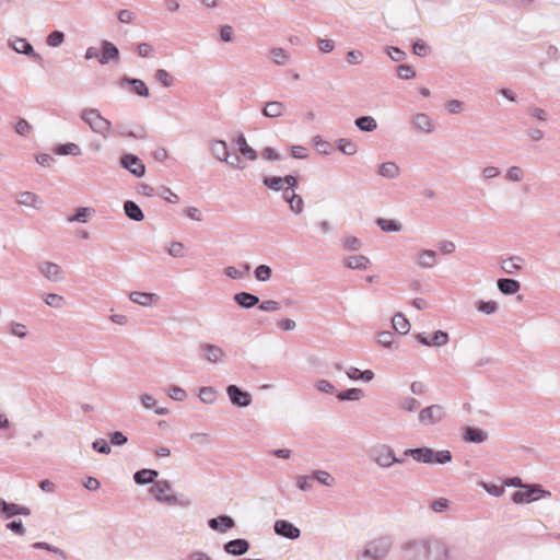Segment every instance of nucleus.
<instances>
[{"label":"nucleus","mask_w":560,"mask_h":560,"mask_svg":"<svg viewBox=\"0 0 560 560\" xmlns=\"http://www.w3.org/2000/svg\"><path fill=\"white\" fill-rule=\"evenodd\" d=\"M400 560H448L450 548L436 539L415 538L400 545Z\"/></svg>","instance_id":"nucleus-1"},{"label":"nucleus","mask_w":560,"mask_h":560,"mask_svg":"<svg viewBox=\"0 0 560 560\" xmlns=\"http://www.w3.org/2000/svg\"><path fill=\"white\" fill-rule=\"evenodd\" d=\"M80 118L91 128L95 133L101 135L107 139L110 135L112 122L102 116L97 108H84L80 113Z\"/></svg>","instance_id":"nucleus-2"},{"label":"nucleus","mask_w":560,"mask_h":560,"mask_svg":"<svg viewBox=\"0 0 560 560\" xmlns=\"http://www.w3.org/2000/svg\"><path fill=\"white\" fill-rule=\"evenodd\" d=\"M171 490L172 486L168 480H159L150 488V493L160 503L179 506H188L190 504L188 499L178 498L177 495L170 493Z\"/></svg>","instance_id":"nucleus-3"},{"label":"nucleus","mask_w":560,"mask_h":560,"mask_svg":"<svg viewBox=\"0 0 560 560\" xmlns=\"http://www.w3.org/2000/svg\"><path fill=\"white\" fill-rule=\"evenodd\" d=\"M393 547L390 536H381L371 540L362 552L363 558L371 560H385Z\"/></svg>","instance_id":"nucleus-4"},{"label":"nucleus","mask_w":560,"mask_h":560,"mask_svg":"<svg viewBox=\"0 0 560 560\" xmlns=\"http://www.w3.org/2000/svg\"><path fill=\"white\" fill-rule=\"evenodd\" d=\"M370 458L381 468H389L395 464L396 455L387 444H377L369 451Z\"/></svg>","instance_id":"nucleus-5"},{"label":"nucleus","mask_w":560,"mask_h":560,"mask_svg":"<svg viewBox=\"0 0 560 560\" xmlns=\"http://www.w3.org/2000/svg\"><path fill=\"white\" fill-rule=\"evenodd\" d=\"M446 417L445 408L442 405L434 404L420 410L418 420L421 425H435L441 423Z\"/></svg>","instance_id":"nucleus-6"},{"label":"nucleus","mask_w":560,"mask_h":560,"mask_svg":"<svg viewBox=\"0 0 560 560\" xmlns=\"http://www.w3.org/2000/svg\"><path fill=\"white\" fill-rule=\"evenodd\" d=\"M523 488L525 490L515 491L512 495V500L516 504L533 502L537 499L536 494L539 497H550V492L544 490L539 485H525Z\"/></svg>","instance_id":"nucleus-7"},{"label":"nucleus","mask_w":560,"mask_h":560,"mask_svg":"<svg viewBox=\"0 0 560 560\" xmlns=\"http://www.w3.org/2000/svg\"><path fill=\"white\" fill-rule=\"evenodd\" d=\"M119 164L133 176L140 178L145 174V165L132 153H125L119 159Z\"/></svg>","instance_id":"nucleus-8"},{"label":"nucleus","mask_w":560,"mask_h":560,"mask_svg":"<svg viewBox=\"0 0 560 560\" xmlns=\"http://www.w3.org/2000/svg\"><path fill=\"white\" fill-rule=\"evenodd\" d=\"M8 44L14 51L26 55L37 62L42 61V56L34 50L33 46L26 38H9Z\"/></svg>","instance_id":"nucleus-9"},{"label":"nucleus","mask_w":560,"mask_h":560,"mask_svg":"<svg viewBox=\"0 0 560 560\" xmlns=\"http://www.w3.org/2000/svg\"><path fill=\"white\" fill-rule=\"evenodd\" d=\"M226 394L231 402L240 408L248 407L252 404V395L248 392L242 390L236 385H229L226 387Z\"/></svg>","instance_id":"nucleus-10"},{"label":"nucleus","mask_w":560,"mask_h":560,"mask_svg":"<svg viewBox=\"0 0 560 560\" xmlns=\"http://www.w3.org/2000/svg\"><path fill=\"white\" fill-rule=\"evenodd\" d=\"M275 533L281 537L295 540L301 536V530L294 524L285 520H278L273 525Z\"/></svg>","instance_id":"nucleus-11"},{"label":"nucleus","mask_w":560,"mask_h":560,"mask_svg":"<svg viewBox=\"0 0 560 560\" xmlns=\"http://www.w3.org/2000/svg\"><path fill=\"white\" fill-rule=\"evenodd\" d=\"M101 54L98 57V62L101 65H107L110 61H118L119 60V49L115 44H113L109 40H102L101 43Z\"/></svg>","instance_id":"nucleus-12"},{"label":"nucleus","mask_w":560,"mask_h":560,"mask_svg":"<svg viewBox=\"0 0 560 560\" xmlns=\"http://www.w3.org/2000/svg\"><path fill=\"white\" fill-rule=\"evenodd\" d=\"M199 350H200L201 357L211 363H218L224 357L223 349L213 343H207V342L201 343L199 346Z\"/></svg>","instance_id":"nucleus-13"},{"label":"nucleus","mask_w":560,"mask_h":560,"mask_svg":"<svg viewBox=\"0 0 560 560\" xmlns=\"http://www.w3.org/2000/svg\"><path fill=\"white\" fill-rule=\"evenodd\" d=\"M38 270L49 281L58 282L63 279L60 266L55 262L42 261L38 264Z\"/></svg>","instance_id":"nucleus-14"},{"label":"nucleus","mask_w":560,"mask_h":560,"mask_svg":"<svg viewBox=\"0 0 560 560\" xmlns=\"http://www.w3.org/2000/svg\"><path fill=\"white\" fill-rule=\"evenodd\" d=\"M249 547H250V545H249L248 540H246L244 538H236V539H232V540H229L228 542H225L223 545V550L228 555L240 557V556L245 555L249 550Z\"/></svg>","instance_id":"nucleus-15"},{"label":"nucleus","mask_w":560,"mask_h":560,"mask_svg":"<svg viewBox=\"0 0 560 560\" xmlns=\"http://www.w3.org/2000/svg\"><path fill=\"white\" fill-rule=\"evenodd\" d=\"M404 455L411 457L413 460L423 464H432L433 450L430 447L407 448Z\"/></svg>","instance_id":"nucleus-16"},{"label":"nucleus","mask_w":560,"mask_h":560,"mask_svg":"<svg viewBox=\"0 0 560 560\" xmlns=\"http://www.w3.org/2000/svg\"><path fill=\"white\" fill-rule=\"evenodd\" d=\"M125 84H128L131 86V90L135 94L142 96V97H149L150 91L141 79H133L129 78L127 75H124L119 80V85L122 88Z\"/></svg>","instance_id":"nucleus-17"},{"label":"nucleus","mask_w":560,"mask_h":560,"mask_svg":"<svg viewBox=\"0 0 560 560\" xmlns=\"http://www.w3.org/2000/svg\"><path fill=\"white\" fill-rule=\"evenodd\" d=\"M208 526L215 532L225 533L235 526V521L229 515H220L208 520Z\"/></svg>","instance_id":"nucleus-18"},{"label":"nucleus","mask_w":560,"mask_h":560,"mask_svg":"<svg viewBox=\"0 0 560 560\" xmlns=\"http://www.w3.org/2000/svg\"><path fill=\"white\" fill-rule=\"evenodd\" d=\"M129 299L131 302L139 304L141 306H152L159 303L160 295H158L156 293L135 291L129 294Z\"/></svg>","instance_id":"nucleus-19"},{"label":"nucleus","mask_w":560,"mask_h":560,"mask_svg":"<svg viewBox=\"0 0 560 560\" xmlns=\"http://www.w3.org/2000/svg\"><path fill=\"white\" fill-rule=\"evenodd\" d=\"M412 126L417 131L423 133H431L434 130L432 119L423 113L416 114L412 117Z\"/></svg>","instance_id":"nucleus-20"},{"label":"nucleus","mask_w":560,"mask_h":560,"mask_svg":"<svg viewBox=\"0 0 560 560\" xmlns=\"http://www.w3.org/2000/svg\"><path fill=\"white\" fill-rule=\"evenodd\" d=\"M234 302L242 308L249 310L259 304V298L249 292H238L233 296Z\"/></svg>","instance_id":"nucleus-21"},{"label":"nucleus","mask_w":560,"mask_h":560,"mask_svg":"<svg viewBox=\"0 0 560 560\" xmlns=\"http://www.w3.org/2000/svg\"><path fill=\"white\" fill-rule=\"evenodd\" d=\"M487 438V433L479 428L466 427L463 432V439L467 443L480 444L483 443Z\"/></svg>","instance_id":"nucleus-22"},{"label":"nucleus","mask_w":560,"mask_h":560,"mask_svg":"<svg viewBox=\"0 0 560 560\" xmlns=\"http://www.w3.org/2000/svg\"><path fill=\"white\" fill-rule=\"evenodd\" d=\"M285 105L279 101H270L265 104L261 114L267 118H278L283 115Z\"/></svg>","instance_id":"nucleus-23"},{"label":"nucleus","mask_w":560,"mask_h":560,"mask_svg":"<svg viewBox=\"0 0 560 560\" xmlns=\"http://www.w3.org/2000/svg\"><path fill=\"white\" fill-rule=\"evenodd\" d=\"M525 258L521 256H511L501 260V268L505 273L513 275L522 269Z\"/></svg>","instance_id":"nucleus-24"},{"label":"nucleus","mask_w":560,"mask_h":560,"mask_svg":"<svg viewBox=\"0 0 560 560\" xmlns=\"http://www.w3.org/2000/svg\"><path fill=\"white\" fill-rule=\"evenodd\" d=\"M159 472L154 469L143 468L133 474V480L137 485L145 486L154 483Z\"/></svg>","instance_id":"nucleus-25"},{"label":"nucleus","mask_w":560,"mask_h":560,"mask_svg":"<svg viewBox=\"0 0 560 560\" xmlns=\"http://www.w3.org/2000/svg\"><path fill=\"white\" fill-rule=\"evenodd\" d=\"M210 149L212 155L221 162H225L230 158L229 147L224 140L211 141Z\"/></svg>","instance_id":"nucleus-26"},{"label":"nucleus","mask_w":560,"mask_h":560,"mask_svg":"<svg viewBox=\"0 0 560 560\" xmlns=\"http://www.w3.org/2000/svg\"><path fill=\"white\" fill-rule=\"evenodd\" d=\"M498 289L502 294L512 295L520 291L521 283L511 278H501L497 282Z\"/></svg>","instance_id":"nucleus-27"},{"label":"nucleus","mask_w":560,"mask_h":560,"mask_svg":"<svg viewBox=\"0 0 560 560\" xmlns=\"http://www.w3.org/2000/svg\"><path fill=\"white\" fill-rule=\"evenodd\" d=\"M377 173L384 178L395 179L400 175V167L395 162L389 161L382 163Z\"/></svg>","instance_id":"nucleus-28"},{"label":"nucleus","mask_w":560,"mask_h":560,"mask_svg":"<svg viewBox=\"0 0 560 560\" xmlns=\"http://www.w3.org/2000/svg\"><path fill=\"white\" fill-rule=\"evenodd\" d=\"M124 211L128 219L136 222L142 221L144 218L141 208L132 200H127L124 202Z\"/></svg>","instance_id":"nucleus-29"},{"label":"nucleus","mask_w":560,"mask_h":560,"mask_svg":"<svg viewBox=\"0 0 560 560\" xmlns=\"http://www.w3.org/2000/svg\"><path fill=\"white\" fill-rule=\"evenodd\" d=\"M235 144L237 145L240 153L247 160L255 161L257 159V152L248 145L243 133L238 135L235 140Z\"/></svg>","instance_id":"nucleus-30"},{"label":"nucleus","mask_w":560,"mask_h":560,"mask_svg":"<svg viewBox=\"0 0 560 560\" xmlns=\"http://www.w3.org/2000/svg\"><path fill=\"white\" fill-rule=\"evenodd\" d=\"M439 253L433 249H424L418 255V264L423 268H431L436 264Z\"/></svg>","instance_id":"nucleus-31"},{"label":"nucleus","mask_w":560,"mask_h":560,"mask_svg":"<svg viewBox=\"0 0 560 560\" xmlns=\"http://www.w3.org/2000/svg\"><path fill=\"white\" fill-rule=\"evenodd\" d=\"M346 374L352 381L362 380L364 382H371L374 378V372L372 370L360 371L354 366H350L346 371Z\"/></svg>","instance_id":"nucleus-32"},{"label":"nucleus","mask_w":560,"mask_h":560,"mask_svg":"<svg viewBox=\"0 0 560 560\" xmlns=\"http://www.w3.org/2000/svg\"><path fill=\"white\" fill-rule=\"evenodd\" d=\"M140 400L144 408L147 409H153L154 412L159 416H165L168 415L170 410L164 407H156V399L151 394H142L140 396Z\"/></svg>","instance_id":"nucleus-33"},{"label":"nucleus","mask_w":560,"mask_h":560,"mask_svg":"<svg viewBox=\"0 0 560 560\" xmlns=\"http://www.w3.org/2000/svg\"><path fill=\"white\" fill-rule=\"evenodd\" d=\"M375 224L383 231V232H400L402 230V224L394 219H384V218H377L375 220Z\"/></svg>","instance_id":"nucleus-34"},{"label":"nucleus","mask_w":560,"mask_h":560,"mask_svg":"<svg viewBox=\"0 0 560 560\" xmlns=\"http://www.w3.org/2000/svg\"><path fill=\"white\" fill-rule=\"evenodd\" d=\"M354 125L363 132H372L377 128V122L372 116H360L354 120Z\"/></svg>","instance_id":"nucleus-35"},{"label":"nucleus","mask_w":560,"mask_h":560,"mask_svg":"<svg viewBox=\"0 0 560 560\" xmlns=\"http://www.w3.org/2000/svg\"><path fill=\"white\" fill-rule=\"evenodd\" d=\"M392 323H393L394 329L398 334L406 335L410 330V324H409L408 319L401 313H397L396 315H394Z\"/></svg>","instance_id":"nucleus-36"},{"label":"nucleus","mask_w":560,"mask_h":560,"mask_svg":"<svg viewBox=\"0 0 560 560\" xmlns=\"http://www.w3.org/2000/svg\"><path fill=\"white\" fill-rule=\"evenodd\" d=\"M370 260L363 255H352L346 258V265L350 269H366Z\"/></svg>","instance_id":"nucleus-37"},{"label":"nucleus","mask_w":560,"mask_h":560,"mask_svg":"<svg viewBox=\"0 0 560 560\" xmlns=\"http://www.w3.org/2000/svg\"><path fill=\"white\" fill-rule=\"evenodd\" d=\"M55 153L58 155H81V149L78 144L69 142L65 144H59L55 148Z\"/></svg>","instance_id":"nucleus-38"},{"label":"nucleus","mask_w":560,"mask_h":560,"mask_svg":"<svg viewBox=\"0 0 560 560\" xmlns=\"http://www.w3.org/2000/svg\"><path fill=\"white\" fill-rule=\"evenodd\" d=\"M337 149L346 155H354L358 151V145L350 139L341 138L337 141Z\"/></svg>","instance_id":"nucleus-39"},{"label":"nucleus","mask_w":560,"mask_h":560,"mask_svg":"<svg viewBox=\"0 0 560 560\" xmlns=\"http://www.w3.org/2000/svg\"><path fill=\"white\" fill-rule=\"evenodd\" d=\"M313 144L316 151L320 154L328 155L334 151L332 144L329 141L324 140L320 136H315L313 138Z\"/></svg>","instance_id":"nucleus-40"},{"label":"nucleus","mask_w":560,"mask_h":560,"mask_svg":"<svg viewBox=\"0 0 560 560\" xmlns=\"http://www.w3.org/2000/svg\"><path fill=\"white\" fill-rule=\"evenodd\" d=\"M38 196L31 191L20 192L16 197V201L20 205L37 208Z\"/></svg>","instance_id":"nucleus-41"},{"label":"nucleus","mask_w":560,"mask_h":560,"mask_svg":"<svg viewBox=\"0 0 560 560\" xmlns=\"http://www.w3.org/2000/svg\"><path fill=\"white\" fill-rule=\"evenodd\" d=\"M249 270L250 266L248 264H244L242 265V268L229 266L225 268L224 272L228 277L232 279H242L249 272Z\"/></svg>","instance_id":"nucleus-42"},{"label":"nucleus","mask_w":560,"mask_h":560,"mask_svg":"<svg viewBox=\"0 0 560 560\" xmlns=\"http://www.w3.org/2000/svg\"><path fill=\"white\" fill-rule=\"evenodd\" d=\"M312 479L317 480L319 483L326 487H332L335 485V478L325 470H314L312 472Z\"/></svg>","instance_id":"nucleus-43"},{"label":"nucleus","mask_w":560,"mask_h":560,"mask_svg":"<svg viewBox=\"0 0 560 560\" xmlns=\"http://www.w3.org/2000/svg\"><path fill=\"white\" fill-rule=\"evenodd\" d=\"M217 390L213 387H201L198 397L203 404L212 405L217 400Z\"/></svg>","instance_id":"nucleus-44"},{"label":"nucleus","mask_w":560,"mask_h":560,"mask_svg":"<svg viewBox=\"0 0 560 560\" xmlns=\"http://www.w3.org/2000/svg\"><path fill=\"white\" fill-rule=\"evenodd\" d=\"M363 390L361 388H349L345 392L337 394L339 400H360L363 397Z\"/></svg>","instance_id":"nucleus-45"},{"label":"nucleus","mask_w":560,"mask_h":560,"mask_svg":"<svg viewBox=\"0 0 560 560\" xmlns=\"http://www.w3.org/2000/svg\"><path fill=\"white\" fill-rule=\"evenodd\" d=\"M288 203L292 212H294L295 214L302 213L304 208V201L300 195L295 194L294 191H291V197Z\"/></svg>","instance_id":"nucleus-46"},{"label":"nucleus","mask_w":560,"mask_h":560,"mask_svg":"<svg viewBox=\"0 0 560 560\" xmlns=\"http://www.w3.org/2000/svg\"><path fill=\"white\" fill-rule=\"evenodd\" d=\"M45 303L54 308H61L65 306L66 301L63 296L56 293H48L44 298Z\"/></svg>","instance_id":"nucleus-47"},{"label":"nucleus","mask_w":560,"mask_h":560,"mask_svg":"<svg viewBox=\"0 0 560 560\" xmlns=\"http://www.w3.org/2000/svg\"><path fill=\"white\" fill-rule=\"evenodd\" d=\"M452 453L447 450L433 451L432 464L445 465L452 460Z\"/></svg>","instance_id":"nucleus-48"},{"label":"nucleus","mask_w":560,"mask_h":560,"mask_svg":"<svg viewBox=\"0 0 560 560\" xmlns=\"http://www.w3.org/2000/svg\"><path fill=\"white\" fill-rule=\"evenodd\" d=\"M116 135L121 137L135 138V139H145L147 131L143 127H140V135H132L131 130L127 128L125 125L117 126Z\"/></svg>","instance_id":"nucleus-49"},{"label":"nucleus","mask_w":560,"mask_h":560,"mask_svg":"<svg viewBox=\"0 0 560 560\" xmlns=\"http://www.w3.org/2000/svg\"><path fill=\"white\" fill-rule=\"evenodd\" d=\"M262 183L266 187L279 191L283 188L282 177L279 176H264Z\"/></svg>","instance_id":"nucleus-50"},{"label":"nucleus","mask_w":560,"mask_h":560,"mask_svg":"<svg viewBox=\"0 0 560 560\" xmlns=\"http://www.w3.org/2000/svg\"><path fill=\"white\" fill-rule=\"evenodd\" d=\"M94 210L91 209V208H84V207H81L79 209H77L75 213L71 217L68 218V221L70 222H73V221H77V222H86V219L92 214Z\"/></svg>","instance_id":"nucleus-51"},{"label":"nucleus","mask_w":560,"mask_h":560,"mask_svg":"<svg viewBox=\"0 0 560 560\" xmlns=\"http://www.w3.org/2000/svg\"><path fill=\"white\" fill-rule=\"evenodd\" d=\"M448 342V334L443 330H436L430 339V347H442Z\"/></svg>","instance_id":"nucleus-52"},{"label":"nucleus","mask_w":560,"mask_h":560,"mask_svg":"<svg viewBox=\"0 0 560 560\" xmlns=\"http://www.w3.org/2000/svg\"><path fill=\"white\" fill-rule=\"evenodd\" d=\"M155 79L165 88H170L174 83V78L164 69H158Z\"/></svg>","instance_id":"nucleus-53"},{"label":"nucleus","mask_w":560,"mask_h":560,"mask_svg":"<svg viewBox=\"0 0 560 560\" xmlns=\"http://www.w3.org/2000/svg\"><path fill=\"white\" fill-rule=\"evenodd\" d=\"M255 278L258 280V281H262V282H266L270 279L271 277V268L267 265H259L258 267H256L255 271Z\"/></svg>","instance_id":"nucleus-54"},{"label":"nucleus","mask_w":560,"mask_h":560,"mask_svg":"<svg viewBox=\"0 0 560 560\" xmlns=\"http://www.w3.org/2000/svg\"><path fill=\"white\" fill-rule=\"evenodd\" d=\"M63 42H65V34L61 31H54L46 38V44L51 47H58Z\"/></svg>","instance_id":"nucleus-55"},{"label":"nucleus","mask_w":560,"mask_h":560,"mask_svg":"<svg viewBox=\"0 0 560 560\" xmlns=\"http://www.w3.org/2000/svg\"><path fill=\"white\" fill-rule=\"evenodd\" d=\"M477 310L487 315L493 314L498 310V303L495 301H479Z\"/></svg>","instance_id":"nucleus-56"},{"label":"nucleus","mask_w":560,"mask_h":560,"mask_svg":"<svg viewBox=\"0 0 560 560\" xmlns=\"http://www.w3.org/2000/svg\"><path fill=\"white\" fill-rule=\"evenodd\" d=\"M32 129L31 124L24 118H20L14 126L15 132L23 137L28 136Z\"/></svg>","instance_id":"nucleus-57"},{"label":"nucleus","mask_w":560,"mask_h":560,"mask_svg":"<svg viewBox=\"0 0 560 560\" xmlns=\"http://www.w3.org/2000/svg\"><path fill=\"white\" fill-rule=\"evenodd\" d=\"M412 51L419 57H425L431 51V48L422 39H417L413 42Z\"/></svg>","instance_id":"nucleus-58"},{"label":"nucleus","mask_w":560,"mask_h":560,"mask_svg":"<svg viewBox=\"0 0 560 560\" xmlns=\"http://www.w3.org/2000/svg\"><path fill=\"white\" fill-rule=\"evenodd\" d=\"M271 56H272L273 62L277 65H280V66L287 63V61L289 59V55H288L287 50H284L283 48H272Z\"/></svg>","instance_id":"nucleus-59"},{"label":"nucleus","mask_w":560,"mask_h":560,"mask_svg":"<svg viewBox=\"0 0 560 560\" xmlns=\"http://www.w3.org/2000/svg\"><path fill=\"white\" fill-rule=\"evenodd\" d=\"M0 511H2L7 517L18 515V504L8 503L4 499L0 498Z\"/></svg>","instance_id":"nucleus-60"},{"label":"nucleus","mask_w":560,"mask_h":560,"mask_svg":"<svg viewBox=\"0 0 560 560\" xmlns=\"http://www.w3.org/2000/svg\"><path fill=\"white\" fill-rule=\"evenodd\" d=\"M92 448L101 454L108 455L112 452V448L105 439H96L92 443Z\"/></svg>","instance_id":"nucleus-61"},{"label":"nucleus","mask_w":560,"mask_h":560,"mask_svg":"<svg viewBox=\"0 0 560 560\" xmlns=\"http://www.w3.org/2000/svg\"><path fill=\"white\" fill-rule=\"evenodd\" d=\"M397 74L402 80H408L416 77L415 70L409 65H399L397 67Z\"/></svg>","instance_id":"nucleus-62"},{"label":"nucleus","mask_w":560,"mask_h":560,"mask_svg":"<svg viewBox=\"0 0 560 560\" xmlns=\"http://www.w3.org/2000/svg\"><path fill=\"white\" fill-rule=\"evenodd\" d=\"M505 177L512 182H521L524 178V172L520 166H511L508 170Z\"/></svg>","instance_id":"nucleus-63"},{"label":"nucleus","mask_w":560,"mask_h":560,"mask_svg":"<svg viewBox=\"0 0 560 560\" xmlns=\"http://www.w3.org/2000/svg\"><path fill=\"white\" fill-rule=\"evenodd\" d=\"M109 442L115 446H122L128 442V438L124 432L115 431L109 434Z\"/></svg>","instance_id":"nucleus-64"}]
</instances>
